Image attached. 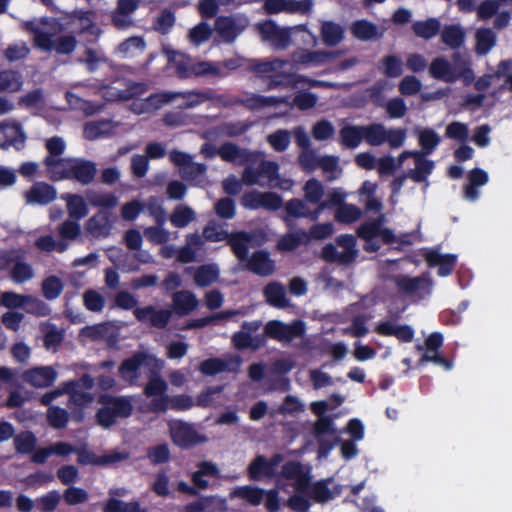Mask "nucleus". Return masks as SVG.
<instances>
[{"instance_id":"nucleus-39","label":"nucleus","mask_w":512,"mask_h":512,"mask_svg":"<svg viewBox=\"0 0 512 512\" xmlns=\"http://www.w3.org/2000/svg\"><path fill=\"white\" fill-rule=\"evenodd\" d=\"M468 180V184L464 186V197L469 201H475L480 195L478 188L488 182V174L482 169L475 168L469 173Z\"/></svg>"},{"instance_id":"nucleus-45","label":"nucleus","mask_w":512,"mask_h":512,"mask_svg":"<svg viewBox=\"0 0 512 512\" xmlns=\"http://www.w3.org/2000/svg\"><path fill=\"white\" fill-rule=\"evenodd\" d=\"M264 295L267 302L274 307L284 308L289 304L285 287L278 282L269 283L264 289Z\"/></svg>"},{"instance_id":"nucleus-47","label":"nucleus","mask_w":512,"mask_h":512,"mask_svg":"<svg viewBox=\"0 0 512 512\" xmlns=\"http://www.w3.org/2000/svg\"><path fill=\"white\" fill-rule=\"evenodd\" d=\"M497 36L489 28H480L475 33V51L479 55H485L496 45Z\"/></svg>"},{"instance_id":"nucleus-14","label":"nucleus","mask_w":512,"mask_h":512,"mask_svg":"<svg viewBox=\"0 0 512 512\" xmlns=\"http://www.w3.org/2000/svg\"><path fill=\"white\" fill-rule=\"evenodd\" d=\"M241 204L248 209L277 210L282 206L283 199L274 192L252 190L243 195Z\"/></svg>"},{"instance_id":"nucleus-9","label":"nucleus","mask_w":512,"mask_h":512,"mask_svg":"<svg viewBox=\"0 0 512 512\" xmlns=\"http://www.w3.org/2000/svg\"><path fill=\"white\" fill-rule=\"evenodd\" d=\"M168 426L175 445L196 446L207 442L206 435L193 424L182 420H171Z\"/></svg>"},{"instance_id":"nucleus-11","label":"nucleus","mask_w":512,"mask_h":512,"mask_svg":"<svg viewBox=\"0 0 512 512\" xmlns=\"http://www.w3.org/2000/svg\"><path fill=\"white\" fill-rule=\"evenodd\" d=\"M383 222L384 216L380 215L378 219L367 221L358 229V235L366 241L364 246L366 251H377L380 248L378 239H382L387 243L394 242L392 231L382 228Z\"/></svg>"},{"instance_id":"nucleus-57","label":"nucleus","mask_w":512,"mask_h":512,"mask_svg":"<svg viewBox=\"0 0 512 512\" xmlns=\"http://www.w3.org/2000/svg\"><path fill=\"white\" fill-rule=\"evenodd\" d=\"M441 24L435 18H429L424 21H417L412 25L414 33L421 38L431 39L438 34Z\"/></svg>"},{"instance_id":"nucleus-23","label":"nucleus","mask_w":512,"mask_h":512,"mask_svg":"<svg viewBox=\"0 0 512 512\" xmlns=\"http://www.w3.org/2000/svg\"><path fill=\"white\" fill-rule=\"evenodd\" d=\"M240 364L241 360L238 356L224 359L210 358L201 362L199 370L203 375L213 376L224 371H237Z\"/></svg>"},{"instance_id":"nucleus-10","label":"nucleus","mask_w":512,"mask_h":512,"mask_svg":"<svg viewBox=\"0 0 512 512\" xmlns=\"http://www.w3.org/2000/svg\"><path fill=\"white\" fill-rule=\"evenodd\" d=\"M356 240L352 235L337 237L336 244H328L322 250L323 258L330 262L347 264L357 256Z\"/></svg>"},{"instance_id":"nucleus-34","label":"nucleus","mask_w":512,"mask_h":512,"mask_svg":"<svg viewBox=\"0 0 512 512\" xmlns=\"http://www.w3.org/2000/svg\"><path fill=\"white\" fill-rule=\"evenodd\" d=\"M456 255L454 254H441L437 250H429L425 253V259L429 266H438V274L440 276L449 275L456 263Z\"/></svg>"},{"instance_id":"nucleus-16","label":"nucleus","mask_w":512,"mask_h":512,"mask_svg":"<svg viewBox=\"0 0 512 512\" xmlns=\"http://www.w3.org/2000/svg\"><path fill=\"white\" fill-rule=\"evenodd\" d=\"M170 159L175 165L180 167L185 179L194 181L197 184L202 181L206 166L193 162L190 155L180 151H172Z\"/></svg>"},{"instance_id":"nucleus-31","label":"nucleus","mask_w":512,"mask_h":512,"mask_svg":"<svg viewBox=\"0 0 512 512\" xmlns=\"http://www.w3.org/2000/svg\"><path fill=\"white\" fill-rule=\"evenodd\" d=\"M118 127L119 123L111 120L91 121L84 125L83 134L86 139L95 140L113 135Z\"/></svg>"},{"instance_id":"nucleus-27","label":"nucleus","mask_w":512,"mask_h":512,"mask_svg":"<svg viewBox=\"0 0 512 512\" xmlns=\"http://www.w3.org/2000/svg\"><path fill=\"white\" fill-rule=\"evenodd\" d=\"M170 97V94L161 92L150 95L145 99H135L132 102L130 109L138 115L151 113L161 108L164 104L170 103Z\"/></svg>"},{"instance_id":"nucleus-64","label":"nucleus","mask_w":512,"mask_h":512,"mask_svg":"<svg viewBox=\"0 0 512 512\" xmlns=\"http://www.w3.org/2000/svg\"><path fill=\"white\" fill-rule=\"evenodd\" d=\"M307 242L306 231L297 230L283 236L278 242V248L282 251H291L297 248L300 244Z\"/></svg>"},{"instance_id":"nucleus-5","label":"nucleus","mask_w":512,"mask_h":512,"mask_svg":"<svg viewBox=\"0 0 512 512\" xmlns=\"http://www.w3.org/2000/svg\"><path fill=\"white\" fill-rule=\"evenodd\" d=\"M317 101L318 97L316 94L307 91H299L293 98H291V96L266 97L262 95H252L245 100V104L251 109L277 108L285 105L288 108L296 106L299 110L304 111L315 107Z\"/></svg>"},{"instance_id":"nucleus-36","label":"nucleus","mask_w":512,"mask_h":512,"mask_svg":"<svg viewBox=\"0 0 512 512\" xmlns=\"http://www.w3.org/2000/svg\"><path fill=\"white\" fill-rule=\"evenodd\" d=\"M256 153L259 157H256L257 160L254 162V168L260 177L261 186L265 185L263 179H266L267 184L271 186L276 179H279V165L274 161H266L263 153Z\"/></svg>"},{"instance_id":"nucleus-61","label":"nucleus","mask_w":512,"mask_h":512,"mask_svg":"<svg viewBox=\"0 0 512 512\" xmlns=\"http://www.w3.org/2000/svg\"><path fill=\"white\" fill-rule=\"evenodd\" d=\"M287 214L294 218H310L317 220L319 217H314V211L310 210L308 206L300 199L289 200L285 205Z\"/></svg>"},{"instance_id":"nucleus-60","label":"nucleus","mask_w":512,"mask_h":512,"mask_svg":"<svg viewBox=\"0 0 512 512\" xmlns=\"http://www.w3.org/2000/svg\"><path fill=\"white\" fill-rule=\"evenodd\" d=\"M370 320V317L359 315L353 317L351 320V324L345 328L342 329V333L345 335H350L352 337L361 338L367 335L369 332L368 329V321Z\"/></svg>"},{"instance_id":"nucleus-21","label":"nucleus","mask_w":512,"mask_h":512,"mask_svg":"<svg viewBox=\"0 0 512 512\" xmlns=\"http://www.w3.org/2000/svg\"><path fill=\"white\" fill-rule=\"evenodd\" d=\"M395 281L401 292L416 299H422L431 292V283L426 277L399 276Z\"/></svg>"},{"instance_id":"nucleus-62","label":"nucleus","mask_w":512,"mask_h":512,"mask_svg":"<svg viewBox=\"0 0 512 512\" xmlns=\"http://www.w3.org/2000/svg\"><path fill=\"white\" fill-rule=\"evenodd\" d=\"M18 258L14 260L12 267L11 277L14 282L20 284L31 280L34 277V270L32 266Z\"/></svg>"},{"instance_id":"nucleus-18","label":"nucleus","mask_w":512,"mask_h":512,"mask_svg":"<svg viewBox=\"0 0 512 512\" xmlns=\"http://www.w3.org/2000/svg\"><path fill=\"white\" fill-rule=\"evenodd\" d=\"M25 141L26 134L19 123L8 120L0 124V147L20 150L24 147Z\"/></svg>"},{"instance_id":"nucleus-42","label":"nucleus","mask_w":512,"mask_h":512,"mask_svg":"<svg viewBox=\"0 0 512 512\" xmlns=\"http://www.w3.org/2000/svg\"><path fill=\"white\" fill-rule=\"evenodd\" d=\"M248 268L260 276H269L275 270L273 260L270 259L268 253L264 251H259L253 254L248 262Z\"/></svg>"},{"instance_id":"nucleus-63","label":"nucleus","mask_w":512,"mask_h":512,"mask_svg":"<svg viewBox=\"0 0 512 512\" xmlns=\"http://www.w3.org/2000/svg\"><path fill=\"white\" fill-rule=\"evenodd\" d=\"M35 247L43 252H64L68 248V242L56 240L51 235H43L36 239Z\"/></svg>"},{"instance_id":"nucleus-40","label":"nucleus","mask_w":512,"mask_h":512,"mask_svg":"<svg viewBox=\"0 0 512 512\" xmlns=\"http://www.w3.org/2000/svg\"><path fill=\"white\" fill-rule=\"evenodd\" d=\"M194 401L191 396L186 394H180L176 396H168V398H162L157 402L156 408L160 412H165L168 409L176 411H185L194 406Z\"/></svg>"},{"instance_id":"nucleus-46","label":"nucleus","mask_w":512,"mask_h":512,"mask_svg":"<svg viewBox=\"0 0 512 512\" xmlns=\"http://www.w3.org/2000/svg\"><path fill=\"white\" fill-rule=\"evenodd\" d=\"M167 93L171 96V102H177L180 107L185 108L195 107L208 99L207 94L196 91Z\"/></svg>"},{"instance_id":"nucleus-29","label":"nucleus","mask_w":512,"mask_h":512,"mask_svg":"<svg viewBox=\"0 0 512 512\" xmlns=\"http://www.w3.org/2000/svg\"><path fill=\"white\" fill-rule=\"evenodd\" d=\"M75 159L72 158H45V165L48 173L53 180L59 181L72 178V170Z\"/></svg>"},{"instance_id":"nucleus-38","label":"nucleus","mask_w":512,"mask_h":512,"mask_svg":"<svg viewBox=\"0 0 512 512\" xmlns=\"http://www.w3.org/2000/svg\"><path fill=\"white\" fill-rule=\"evenodd\" d=\"M377 189V183L371 181H364L359 189L361 202L365 205L367 211L379 213L382 210V202L376 196Z\"/></svg>"},{"instance_id":"nucleus-53","label":"nucleus","mask_w":512,"mask_h":512,"mask_svg":"<svg viewBox=\"0 0 512 512\" xmlns=\"http://www.w3.org/2000/svg\"><path fill=\"white\" fill-rule=\"evenodd\" d=\"M95 173L96 168L93 163L81 159H75L72 178L82 184H87L93 180Z\"/></svg>"},{"instance_id":"nucleus-48","label":"nucleus","mask_w":512,"mask_h":512,"mask_svg":"<svg viewBox=\"0 0 512 512\" xmlns=\"http://www.w3.org/2000/svg\"><path fill=\"white\" fill-rule=\"evenodd\" d=\"M466 38V32L460 25H449L441 32L442 42L449 48L455 49L462 46Z\"/></svg>"},{"instance_id":"nucleus-52","label":"nucleus","mask_w":512,"mask_h":512,"mask_svg":"<svg viewBox=\"0 0 512 512\" xmlns=\"http://www.w3.org/2000/svg\"><path fill=\"white\" fill-rule=\"evenodd\" d=\"M341 142L347 148H356L364 137V126L346 125L340 130Z\"/></svg>"},{"instance_id":"nucleus-33","label":"nucleus","mask_w":512,"mask_h":512,"mask_svg":"<svg viewBox=\"0 0 512 512\" xmlns=\"http://www.w3.org/2000/svg\"><path fill=\"white\" fill-rule=\"evenodd\" d=\"M163 52L167 56L168 64L175 68L179 76H191V66L193 65V62L190 57L182 52L173 50L168 46L163 47Z\"/></svg>"},{"instance_id":"nucleus-12","label":"nucleus","mask_w":512,"mask_h":512,"mask_svg":"<svg viewBox=\"0 0 512 512\" xmlns=\"http://www.w3.org/2000/svg\"><path fill=\"white\" fill-rule=\"evenodd\" d=\"M93 386V379L88 376L84 375L79 381L77 382H67L64 383L61 388L48 392L44 394L41 398V402L44 405H50L53 400H55L58 396L64 394V393H72L71 399H73L75 402H77L79 405H84L86 403H89L92 401V396L89 393H79L76 388L77 387H84V388H91Z\"/></svg>"},{"instance_id":"nucleus-54","label":"nucleus","mask_w":512,"mask_h":512,"mask_svg":"<svg viewBox=\"0 0 512 512\" xmlns=\"http://www.w3.org/2000/svg\"><path fill=\"white\" fill-rule=\"evenodd\" d=\"M219 277V268L215 264L202 265L194 273V281L204 287L213 284Z\"/></svg>"},{"instance_id":"nucleus-22","label":"nucleus","mask_w":512,"mask_h":512,"mask_svg":"<svg viewBox=\"0 0 512 512\" xmlns=\"http://www.w3.org/2000/svg\"><path fill=\"white\" fill-rule=\"evenodd\" d=\"M263 7L268 14L305 13L311 10L312 2L310 0H265Z\"/></svg>"},{"instance_id":"nucleus-20","label":"nucleus","mask_w":512,"mask_h":512,"mask_svg":"<svg viewBox=\"0 0 512 512\" xmlns=\"http://www.w3.org/2000/svg\"><path fill=\"white\" fill-rule=\"evenodd\" d=\"M336 56L337 54L334 52L299 49L292 54V64L289 63L291 66H288L287 69L290 71V68L293 65L305 68L318 67L327 63Z\"/></svg>"},{"instance_id":"nucleus-59","label":"nucleus","mask_w":512,"mask_h":512,"mask_svg":"<svg viewBox=\"0 0 512 512\" xmlns=\"http://www.w3.org/2000/svg\"><path fill=\"white\" fill-rule=\"evenodd\" d=\"M103 512H145L139 502L126 503L114 497H110L103 506Z\"/></svg>"},{"instance_id":"nucleus-17","label":"nucleus","mask_w":512,"mask_h":512,"mask_svg":"<svg viewBox=\"0 0 512 512\" xmlns=\"http://www.w3.org/2000/svg\"><path fill=\"white\" fill-rule=\"evenodd\" d=\"M58 372L54 366H34L25 370L22 379L35 388H47L57 379Z\"/></svg>"},{"instance_id":"nucleus-2","label":"nucleus","mask_w":512,"mask_h":512,"mask_svg":"<svg viewBox=\"0 0 512 512\" xmlns=\"http://www.w3.org/2000/svg\"><path fill=\"white\" fill-rule=\"evenodd\" d=\"M404 166L408 167V175L413 181L423 182L431 173L434 165L420 151H404L398 158L384 156L377 159L376 169L380 175H388Z\"/></svg>"},{"instance_id":"nucleus-25","label":"nucleus","mask_w":512,"mask_h":512,"mask_svg":"<svg viewBox=\"0 0 512 512\" xmlns=\"http://www.w3.org/2000/svg\"><path fill=\"white\" fill-rule=\"evenodd\" d=\"M261 323L259 321L245 322L242 325V330L235 333L232 337V342L237 349H257L261 341L258 337L253 336L252 333L258 331Z\"/></svg>"},{"instance_id":"nucleus-8","label":"nucleus","mask_w":512,"mask_h":512,"mask_svg":"<svg viewBox=\"0 0 512 512\" xmlns=\"http://www.w3.org/2000/svg\"><path fill=\"white\" fill-rule=\"evenodd\" d=\"M133 409L132 398L114 397L103 402L97 414L98 422L104 427L113 425L118 419L128 417Z\"/></svg>"},{"instance_id":"nucleus-55","label":"nucleus","mask_w":512,"mask_h":512,"mask_svg":"<svg viewBox=\"0 0 512 512\" xmlns=\"http://www.w3.org/2000/svg\"><path fill=\"white\" fill-rule=\"evenodd\" d=\"M303 193H304L305 200L311 204H317L319 206V204L322 201H324L323 200V197L325 196L324 186L319 180H317L315 178L309 179L305 183V185L303 187Z\"/></svg>"},{"instance_id":"nucleus-1","label":"nucleus","mask_w":512,"mask_h":512,"mask_svg":"<svg viewBox=\"0 0 512 512\" xmlns=\"http://www.w3.org/2000/svg\"><path fill=\"white\" fill-rule=\"evenodd\" d=\"M20 27L32 35L34 45L42 51L68 54L76 47V40L73 36L64 35L55 38L60 31V26L53 19L39 18L22 21Z\"/></svg>"},{"instance_id":"nucleus-32","label":"nucleus","mask_w":512,"mask_h":512,"mask_svg":"<svg viewBox=\"0 0 512 512\" xmlns=\"http://www.w3.org/2000/svg\"><path fill=\"white\" fill-rule=\"evenodd\" d=\"M168 385L164 379L161 377L155 376L149 380L144 388V394L151 398L149 403V411L152 412H160L158 408H156L157 402H159L162 398H168L166 394V390Z\"/></svg>"},{"instance_id":"nucleus-3","label":"nucleus","mask_w":512,"mask_h":512,"mask_svg":"<svg viewBox=\"0 0 512 512\" xmlns=\"http://www.w3.org/2000/svg\"><path fill=\"white\" fill-rule=\"evenodd\" d=\"M291 66L289 62L275 59L273 61L263 62L258 66V71L266 74L269 78L268 88H297L300 84L309 87H330V83L321 80L308 78L304 75L293 74L287 67Z\"/></svg>"},{"instance_id":"nucleus-58","label":"nucleus","mask_w":512,"mask_h":512,"mask_svg":"<svg viewBox=\"0 0 512 512\" xmlns=\"http://www.w3.org/2000/svg\"><path fill=\"white\" fill-rule=\"evenodd\" d=\"M322 40L326 45L335 46L340 43L344 37L342 27L333 22H324L321 26Z\"/></svg>"},{"instance_id":"nucleus-13","label":"nucleus","mask_w":512,"mask_h":512,"mask_svg":"<svg viewBox=\"0 0 512 512\" xmlns=\"http://www.w3.org/2000/svg\"><path fill=\"white\" fill-rule=\"evenodd\" d=\"M243 15L220 16L215 20L214 30L222 42L232 43L248 26Z\"/></svg>"},{"instance_id":"nucleus-35","label":"nucleus","mask_w":512,"mask_h":512,"mask_svg":"<svg viewBox=\"0 0 512 512\" xmlns=\"http://www.w3.org/2000/svg\"><path fill=\"white\" fill-rule=\"evenodd\" d=\"M185 240V245L178 248L177 260L181 263H191L197 258V252L203 245V238L198 233H191Z\"/></svg>"},{"instance_id":"nucleus-7","label":"nucleus","mask_w":512,"mask_h":512,"mask_svg":"<svg viewBox=\"0 0 512 512\" xmlns=\"http://www.w3.org/2000/svg\"><path fill=\"white\" fill-rule=\"evenodd\" d=\"M218 155L226 162H231L236 165L247 164L242 173L243 182L247 186L262 185L260 177L254 168V162L257 160L256 157H259L256 152L242 149L233 143H225L219 147Z\"/></svg>"},{"instance_id":"nucleus-50","label":"nucleus","mask_w":512,"mask_h":512,"mask_svg":"<svg viewBox=\"0 0 512 512\" xmlns=\"http://www.w3.org/2000/svg\"><path fill=\"white\" fill-rule=\"evenodd\" d=\"M351 30L356 38L363 41L376 39L383 33L377 26L365 20L356 21Z\"/></svg>"},{"instance_id":"nucleus-26","label":"nucleus","mask_w":512,"mask_h":512,"mask_svg":"<svg viewBox=\"0 0 512 512\" xmlns=\"http://www.w3.org/2000/svg\"><path fill=\"white\" fill-rule=\"evenodd\" d=\"M280 456L276 455L272 459L267 460L264 456H258L248 467V475L251 480L257 481L264 477H273L275 475L276 466L280 462Z\"/></svg>"},{"instance_id":"nucleus-49","label":"nucleus","mask_w":512,"mask_h":512,"mask_svg":"<svg viewBox=\"0 0 512 512\" xmlns=\"http://www.w3.org/2000/svg\"><path fill=\"white\" fill-rule=\"evenodd\" d=\"M86 230L94 237H105L108 235L110 225L105 212H99L91 217L86 223Z\"/></svg>"},{"instance_id":"nucleus-56","label":"nucleus","mask_w":512,"mask_h":512,"mask_svg":"<svg viewBox=\"0 0 512 512\" xmlns=\"http://www.w3.org/2000/svg\"><path fill=\"white\" fill-rule=\"evenodd\" d=\"M264 493L265 491L261 488L245 485L237 487L232 496L243 499L253 506H258L263 500Z\"/></svg>"},{"instance_id":"nucleus-30","label":"nucleus","mask_w":512,"mask_h":512,"mask_svg":"<svg viewBox=\"0 0 512 512\" xmlns=\"http://www.w3.org/2000/svg\"><path fill=\"white\" fill-rule=\"evenodd\" d=\"M226 500L215 496L201 497L199 500L188 503L184 512H225Z\"/></svg>"},{"instance_id":"nucleus-15","label":"nucleus","mask_w":512,"mask_h":512,"mask_svg":"<svg viewBox=\"0 0 512 512\" xmlns=\"http://www.w3.org/2000/svg\"><path fill=\"white\" fill-rule=\"evenodd\" d=\"M156 363L157 359L153 355L137 353L122 363L119 373L124 381L134 383L139 378L143 366H153Z\"/></svg>"},{"instance_id":"nucleus-28","label":"nucleus","mask_w":512,"mask_h":512,"mask_svg":"<svg viewBox=\"0 0 512 512\" xmlns=\"http://www.w3.org/2000/svg\"><path fill=\"white\" fill-rule=\"evenodd\" d=\"M134 315L139 321L150 323L151 325L162 328L167 325L171 318V311L166 309L156 310L152 306L136 308Z\"/></svg>"},{"instance_id":"nucleus-19","label":"nucleus","mask_w":512,"mask_h":512,"mask_svg":"<svg viewBox=\"0 0 512 512\" xmlns=\"http://www.w3.org/2000/svg\"><path fill=\"white\" fill-rule=\"evenodd\" d=\"M304 330V324L300 321L285 324L281 321L273 320L268 322L265 326V332L267 335L279 341L287 342L300 337L304 333Z\"/></svg>"},{"instance_id":"nucleus-37","label":"nucleus","mask_w":512,"mask_h":512,"mask_svg":"<svg viewBox=\"0 0 512 512\" xmlns=\"http://www.w3.org/2000/svg\"><path fill=\"white\" fill-rule=\"evenodd\" d=\"M281 475L285 479L295 481L298 488L306 487L310 481L309 473L304 470V467L300 462L296 461L286 462L282 466Z\"/></svg>"},{"instance_id":"nucleus-51","label":"nucleus","mask_w":512,"mask_h":512,"mask_svg":"<svg viewBox=\"0 0 512 512\" xmlns=\"http://www.w3.org/2000/svg\"><path fill=\"white\" fill-rule=\"evenodd\" d=\"M195 219V211L191 207L183 204L176 206L170 215L171 224L177 228H185Z\"/></svg>"},{"instance_id":"nucleus-6","label":"nucleus","mask_w":512,"mask_h":512,"mask_svg":"<svg viewBox=\"0 0 512 512\" xmlns=\"http://www.w3.org/2000/svg\"><path fill=\"white\" fill-rule=\"evenodd\" d=\"M21 453L34 452L31 456V460L37 464H43L47 461L49 456L56 454L59 456H67L73 452L78 455V462L81 464H93V465H107L118 462L123 459H127L130 454L127 450L123 452H114L111 455L96 456L93 450H17Z\"/></svg>"},{"instance_id":"nucleus-43","label":"nucleus","mask_w":512,"mask_h":512,"mask_svg":"<svg viewBox=\"0 0 512 512\" xmlns=\"http://www.w3.org/2000/svg\"><path fill=\"white\" fill-rule=\"evenodd\" d=\"M146 43L142 37L134 36L126 39L116 48V54L122 58H132L142 54Z\"/></svg>"},{"instance_id":"nucleus-4","label":"nucleus","mask_w":512,"mask_h":512,"mask_svg":"<svg viewBox=\"0 0 512 512\" xmlns=\"http://www.w3.org/2000/svg\"><path fill=\"white\" fill-rule=\"evenodd\" d=\"M429 74L446 83H454L462 79L466 85L472 83L475 78L471 61L458 53L453 55L452 63L443 56L436 57L430 63Z\"/></svg>"},{"instance_id":"nucleus-41","label":"nucleus","mask_w":512,"mask_h":512,"mask_svg":"<svg viewBox=\"0 0 512 512\" xmlns=\"http://www.w3.org/2000/svg\"><path fill=\"white\" fill-rule=\"evenodd\" d=\"M173 309L179 315H187L198 306L196 296L190 291H179L173 294Z\"/></svg>"},{"instance_id":"nucleus-44","label":"nucleus","mask_w":512,"mask_h":512,"mask_svg":"<svg viewBox=\"0 0 512 512\" xmlns=\"http://www.w3.org/2000/svg\"><path fill=\"white\" fill-rule=\"evenodd\" d=\"M61 199L66 202L69 216L72 219L79 220L88 214V206L82 196L66 193L61 195Z\"/></svg>"},{"instance_id":"nucleus-24","label":"nucleus","mask_w":512,"mask_h":512,"mask_svg":"<svg viewBox=\"0 0 512 512\" xmlns=\"http://www.w3.org/2000/svg\"><path fill=\"white\" fill-rule=\"evenodd\" d=\"M56 196V189L45 182H36L24 193L26 203L32 205H47Z\"/></svg>"}]
</instances>
